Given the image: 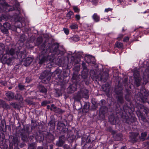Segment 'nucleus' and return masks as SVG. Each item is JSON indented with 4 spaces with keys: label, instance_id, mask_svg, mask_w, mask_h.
<instances>
[{
    "label": "nucleus",
    "instance_id": "f257e3e1",
    "mask_svg": "<svg viewBox=\"0 0 149 149\" xmlns=\"http://www.w3.org/2000/svg\"><path fill=\"white\" fill-rule=\"evenodd\" d=\"M88 91L86 89H84L79 92L78 94L74 96V98L77 101L79 100L82 97L88 98Z\"/></svg>",
    "mask_w": 149,
    "mask_h": 149
},
{
    "label": "nucleus",
    "instance_id": "f03ea898",
    "mask_svg": "<svg viewBox=\"0 0 149 149\" xmlns=\"http://www.w3.org/2000/svg\"><path fill=\"white\" fill-rule=\"evenodd\" d=\"M51 74L49 72L44 71L40 76L42 79V81L43 83H48L51 79Z\"/></svg>",
    "mask_w": 149,
    "mask_h": 149
},
{
    "label": "nucleus",
    "instance_id": "7ed1b4c3",
    "mask_svg": "<svg viewBox=\"0 0 149 149\" xmlns=\"http://www.w3.org/2000/svg\"><path fill=\"white\" fill-rule=\"evenodd\" d=\"M108 74L107 72H104L102 73H101L100 74L96 77V78L99 80L105 82L108 79Z\"/></svg>",
    "mask_w": 149,
    "mask_h": 149
},
{
    "label": "nucleus",
    "instance_id": "20e7f679",
    "mask_svg": "<svg viewBox=\"0 0 149 149\" xmlns=\"http://www.w3.org/2000/svg\"><path fill=\"white\" fill-rule=\"evenodd\" d=\"M58 44H54L52 46L50 49L51 52L54 53L55 54H58L60 53V52L58 49Z\"/></svg>",
    "mask_w": 149,
    "mask_h": 149
},
{
    "label": "nucleus",
    "instance_id": "39448f33",
    "mask_svg": "<svg viewBox=\"0 0 149 149\" xmlns=\"http://www.w3.org/2000/svg\"><path fill=\"white\" fill-rule=\"evenodd\" d=\"M116 93L118 95V102L121 103H123L124 100L123 98V94L122 90L118 91L116 90Z\"/></svg>",
    "mask_w": 149,
    "mask_h": 149
},
{
    "label": "nucleus",
    "instance_id": "423d86ee",
    "mask_svg": "<svg viewBox=\"0 0 149 149\" xmlns=\"http://www.w3.org/2000/svg\"><path fill=\"white\" fill-rule=\"evenodd\" d=\"M77 85L75 84L70 85L67 88V91L69 93H72L77 90Z\"/></svg>",
    "mask_w": 149,
    "mask_h": 149
},
{
    "label": "nucleus",
    "instance_id": "0eeeda50",
    "mask_svg": "<svg viewBox=\"0 0 149 149\" xmlns=\"http://www.w3.org/2000/svg\"><path fill=\"white\" fill-rule=\"evenodd\" d=\"M87 58V62L88 63L94 64L95 63V58L90 55H88L86 57Z\"/></svg>",
    "mask_w": 149,
    "mask_h": 149
},
{
    "label": "nucleus",
    "instance_id": "6e6552de",
    "mask_svg": "<svg viewBox=\"0 0 149 149\" xmlns=\"http://www.w3.org/2000/svg\"><path fill=\"white\" fill-rule=\"evenodd\" d=\"M50 59L51 58L49 56H47V57L43 56L42 58H41L40 57L39 58L40 61L39 63L40 64H42L48 61H50Z\"/></svg>",
    "mask_w": 149,
    "mask_h": 149
},
{
    "label": "nucleus",
    "instance_id": "1a4fd4ad",
    "mask_svg": "<svg viewBox=\"0 0 149 149\" xmlns=\"http://www.w3.org/2000/svg\"><path fill=\"white\" fill-rule=\"evenodd\" d=\"M135 82L134 83L138 87L140 85V82L141 79L140 77V75L138 74L137 75V77H136V74H134Z\"/></svg>",
    "mask_w": 149,
    "mask_h": 149
},
{
    "label": "nucleus",
    "instance_id": "9d476101",
    "mask_svg": "<svg viewBox=\"0 0 149 149\" xmlns=\"http://www.w3.org/2000/svg\"><path fill=\"white\" fill-rule=\"evenodd\" d=\"M6 95L7 97V99L10 101L14 98V95L13 93L11 91H8L6 93Z\"/></svg>",
    "mask_w": 149,
    "mask_h": 149
},
{
    "label": "nucleus",
    "instance_id": "9b49d317",
    "mask_svg": "<svg viewBox=\"0 0 149 149\" xmlns=\"http://www.w3.org/2000/svg\"><path fill=\"white\" fill-rule=\"evenodd\" d=\"M33 59L31 57L26 58L24 62V65L26 66L29 65L33 61Z\"/></svg>",
    "mask_w": 149,
    "mask_h": 149
},
{
    "label": "nucleus",
    "instance_id": "f8f14e48",
    "mask_svg": "<svg viewBox=\"0 0 149 149\" xmlns=\"http://www.w3.org/2000/svg\"><path fill=\"white\" fill-rule=\"evenodd\" d=\"M149 97V95L148 94H146V95L143 94V96L141 98V100L143 102H146Z\"/></svg>",
    "mask_w": 149,
    "mask_h": 149
},
{
    "label": "nucleus",
    "instance_id": "ddd939ff",
    "mask_svg": "<svg viewBox=\"0 0 149 149\" xmlns=\"http://www.w3.org/2000/svg\"><path fill=\"white\" fill-rule=\"evenodd\" d=\"M89 106L87 104H85L83 109L82 111L83 112L86 113L89 110Z\"/></svg>",
    "mask_w": 149,
    "mask_h": 149
},
{
    "label": "nucleus",
    "instance_id": "4468645a",
    "mask_svg": "<svg viewBox=\"0 0 149 149\" xmlns=\"http://www.w3.org/2000/svg\"><path fill=\"white\" fill-rule=\"evenodd\" d=\"M3 26L5 28L4 29V31L7 32V30L9 29L10 27V24L8 23H6L3 24Z\"/></svg>",
    "mask_w": 149,
    "mask_h": 149
},
{
    "label": "nucleus",
    "instance_id": "2eb2a0df",
    "mask_svg": "<svg viewBox=\"0 0 149 149\" xmlns=\"http://www.w3.org/2000/svg\"><path fill=\"white\" fill-rule=\"evenodd\" d=\"M40 91L42 93H46L47 91V89L43 86L40 85L39 86Z\"/></svg>",
    "mask_w": 149,
    "mask_h": 149
},
{
    "label": "nucleus",
    "instance_id": "dca6fc26",
    "mask_svg": "<svg viewBox=\"0 0 149 149\" xmlns=\"http://www.w3.org/2000/svg\"><path fill=\"white\" fill-rule=\"evenodd\" d=\"M147 134V132H144L142 133L141 134V136L140 137V139L142 141H144Z\"/></svg>",
    "mask_w": 149,
    "mask_h": 149
},
{
    "label": "nucleus",
    "instance_id": "f3484780",
    "mask_svg": "<svg viewBox=\"0 0 149 149\" xmlns=\"http://www.w3.org/2000/svg\"><path fill=\"white\" fill-rule=\"evenodd\" d=\"M102 88L104 91L107 92L109 91V85L107 84H106L105 85H103L102 86Z\"/></svg>",
    "mask_w": 149,
    "mask_h": 149
},
{
    "label": "nucleus",
    "instance_id": "a211bd4d",
    "mask_svg": "<svg viewBox=\"0 0 149 149\" xmlns=\"http://www.w3.org/2000/svg\"><path fill=\"white\" fill-rule=\"evenodd\" d=\"M15 99L17 100H23V97L22 96L19 94H17L15 96Z\"/></svg>",
    "mask_w": 149,
    "mask_h": 149
},
{
    "label": "nucleus",
    "instance_id": "6ab92c4d",
    "mask_svg": "<svg viewBox=\"0 0 149 149\" xmlns=\"http://www.w3.org/2000/svg\"><path fill=\"white\" fill-rule=\"evenodd\" d=\"M13 143L15 146H17L18 145L19 142L18 138L17 137H14L13 138Z\"/></svg>",
    "mask_w": 149,
    "mask_h": 149
},
{
    "label": "nucleus",
    "instance_id": "aec40b11",
    "mask_svg": "<svg viewBox=\"0 0 149 149\" xmlns=\"http://www.w3.org/2000/svg\"><path fill=\"white\" fill-rule=\"evenodd\" d=\"M123 44L120 42H117L115 44V47L118 48H122L123 47Z\"/></svg>",
    "mask_w": 149,
    "mask_h": 149
},
{
    "label": "nucleus",
    "instance_id": "412c9836",
    "mask_svg": "<svg viewBox=\"0 0 149 149\" xmlns=\"http://www.w3.org/2000/svg\"><path fill=\"white\" fill-rule=\"evenodd\" d=\"M71 39L74 42H76L79 41V38L78 36H74L71 38Z\"/></svg>",
    "mask_w": 149,
    "mask_h": 149
},
{
    "label": "nucleus",
    "instance_id": "4be33fe9",
    "mask_svg": "<svg viewBox=\"0 0 149 149\" xmlns=\"http://www.w3.org/2000/svg\"><path fill=\"white\" fill-rule=\"evenodd\" d=\"M73 13L71 11H69L67 14V17L69 18H73Z\"/></svg>",
    "mask_w": 149,
    "mask_h": 149
},
{
    "label": "nucleus",
    "instance_id": "5701e85b",
    "mask_svg": "<svg viewBox=\"0 0 149 149\" xmlns=\"http://www.w3.org/2000/svg\"><path fill=\"white\" fill-rule=\"evenodd\" d=\"M8 54H10L11 55H13L15 53V50L13 49H11L9 51V52H7Z\"/></svg>",
    "mask_w": 149,
    "mask_h": 149
},
{
    "label": "nucleus",
    "instance_id": "b1692460",
    "mask_svg": "<svg viewBox=\"0 0 149 149\" xmlns=\"http://www.w3.org/2000/svg\"><path fill=\"white\" fill-rule=\"evenodd\" d=\"M70 28L72 29H75L77 28V26L75 24H71L70 26Z\"/></svg>",
    "mask_w": 149,
    "mask_h": 149
},
{
    "label": "nucleus",
    "instance_id": "393cba45",
    "mask_svg": "<svg viewBox=\"0 0 149 149\" xmlns=\"http://www.w3.org/2000/svg\"><path fill=\"white\" fill-rule=\"evenodd\" d=\"M6 8L7 9L6 10V12L8 11H12L14 9V8H10V6L9 5H7L6 6Z\"/></svg>",
    "mask_w": 149,
    "mask_h": 149
},
{
    "label": "nucleus",
    "instance_id": "a878e982",
    "mask_svg": "<svg viewBox=\"0 0 149 149\" xmlns=\"http://www.w3.org/2000/svg\"><path fill=\"white\" fill-rule=\"evenodd\" d=\"M93 19H99L100 18V16L97 13H95L92 16Z\"/></svg>",
    "mask_w": 149,
    "mask_h": 149
},
{
    "label": "nucleus",
    "instance_id": "bb28decb",
    "mask_svg": "<svg viewBox=\"0 0 149 149\" xmlns=\"http://www.w3.org/2000/svg\"><path fill=\"white\" fill-rule=\"evenodd\" d=\"M6 105L5 102L3 100H0V106L3 107Z\"/></svg>",
    "mask_w": 149,
    "mask_h": 149
},
{
    "label": "nucleus",
    "instance_id": "cd10ccee",
    "mask_svg": "<svg viewBox=\"0 0 149 149\" xmlns=\"http://www.w3.org/2000/svg\"><path fill=\"white\" fill-rule=\"evenodd\" d=\"M56 108V107L54 106L53 104L51 105V107L50 108V110L51 111H55Z\"/></svg>",
    "mask_w": 149,
    "mask_h": 149
},
{
    "label": "nucleus",
    "instance_id": "c85d7f7f",
    "mask_svg": "<svg viewBox=\"0 0 149 149\" xmlns=\"http://www.w3.org/2000/svg\"><path fill=\"white\" fill-rule=\"evenodd\" d=\"M141 94H143V93H144V94H143V95H146V94H148L146 89L144 88H143L141 90Z\"/></svg>",
    "mask_w": 149,
    "mask_h": 149
},
{
    "label": "nucleus",
    "instance_id": "c756f323",
    "mask_svg": "<svg viewBox=\"0 0 149 149\" xmlns=\"http://www.w3.org/2000/svg\"><path fill=\"white\" fill-rule=\"evenodd\" d=\"M73 9L75 12H79V9L76 6H74L73 7Z\"/></svg>",
    "mask_w": 149,
    "mask_h": 149
},
{
    "label": "nucleus",
    "instance_id": "7c9ffc66",
    "mask_svg": "<svg viewBox=\"0 0 149 149\" xmlns=\"http://www.w3.org/2000/svg\"><path fill=\"white\" fill-rule=\"evenodd\" d=\"M63 30L65 33L66 34L68 35L69 33V31L68 29L65 28H64Z\"/></svg>",
    "mask_w": 149,
    "mask_h": 149
},
{
    "label": "nucleus",
    "instance_id": "2f4dec72",
    "mask_svg": "<svg viewBox=\"0 0 149 149\" xmlns=\"http://www.w3.org/2000/svg\"><path fill=\"white\" fill-rule=\"evenodd\" d=\"M140 116L141 119L143 121H145L146 120L145 117L142 114H141L140 115Z\"/></svg>",
    "mask_w": 149,
    "mask_h": 149
},
{
    "label": "nucleus",
    "instance_id": "473e14b6",
    "mask_svg": "<svg viewBox=\"0 0 149 149\" xmlns=\"http://www.w3.org/2000/svg\"><path fill=\"white\" fill-rule=\"evenodd\" d=\"M18 87H19V89L21 90H22L24 88V86H23L22 85L20 84H19L18 85Z\"/></svg>",
    "mask_w": 149,
    "mask_h": 149
},
{
    "label": "nucleus",
    "instance_id": "72a5a7b5",
    "mask_svg": "<svg viewBox=\"0 0 149 149\" xmlns=\"http://www.w3.org/2000/svg\"><path fill=\"white\" fill-rule=\"evenodd\" d=\"M111 11V9L110 8H106L105 9L104 12H108L109 11Z\"/></svg>",
    "mask_w": 149,
    "mask_h": 149
},
{
    "label": "nucleus",
    "instance_id": "f704fd0d",
    "mask_svg": "<svg viewBox=\"0 0 149 149\" xmlns=\"http://www.w3.org/2000/svg\"><path fill=\"white\" fill-rule=\"evenodd\" d=\"M129 39L128 37H125L124 38L123 41L124 42H127L129 40Z\"/></svg>",
    "mask_w": 149,
    "mask_h": 149
},
{
    "label": "nucleus",
    "instance_id": "c9c22d12",
    "mask_svg": "<svg viewBox=\"0 0 149 149\" xmlns=\"http://www.w3.org/2000/svg\"><path fill=\"white\" fill-rule=\"evenodd\" d=\"M48 102L47 101H44L42 102L41 103V105L42 106L45 105L47 104H48Z\"/></svg>",
    "mask_w": 149,
    "mask_h": 149
},
{
    "label": "nucleus",
    "instance_id": "e433bc0d",
    "mask_svg": "<svg viewBox=\"0 0 149 149\" xmlns=\"http://www.w3.org/2000/svg\"><path fill=\"white\" fill-rule=\"evenodd\" d=\"M0 84H1L2 85L5 86V85H6V83L5 81H0Z\"/></svg>",
    "mask_w": 149,
    "mask_h": 149
},
{
    "label": "nucleus",
    "instance_id": "4c0bfd02",
    "mask_svg": "<svg viewBox=\"0 0 149 149\" xmlns=\"http://www.w3.org/2000/svg\"><path fill=\"white\" fill-rule=\"evenodd\" d=\"M82 67H83V69H85L86 67L85 66V64L84 62H83L82 63Z\"/></svg>",
    "mask_w": 149,
    "mask_h": 149
},
{
    "label": "nucleus",
    "instance_id": "58836bf2",
    "mask_svg": "<svg viewBox=\"0 0 149 149\" xmlns=\"http://www.w3.org/2000/svg\"><path fill=\"white\" fill-rule=\"evenodd\" d=\"M75 17L76 19H80V17L79 15H76Z\"/></svg>",
    "mask_w": 149,
    "mask_h": 149
},
{
    "label": "nucleus",
    "instance_id": "ea45409f",
    "mask_svg": "<svg viewBox=\"0 0 149 149\" xmlns=\"http://www.w3.org/2000/svg\"><path fill=\"white\" fill-rule=\"evenodd\" d=\"M133 134L134 136L135 135V136H134V139L135 138H136V136H137L139 134H138V133H133Z\"/></svg>",
    "mask_w": 149,
    "mask_h": 149
},
{
    "label": "nucleus",
    "instance_id": "a19ab883",
    "mask_svg": "<svg viewBox=\"0 0 149 149\" xmlns=\"http://www.w3.org/2000/svg\"><path fill=\"white\" fill-rule=\"evenodd\" d=\"M26 102H27L29 104L30 103V101L28 99H26L25 100Z\"/></svg>",
    "mask_w": 149,
    "mask_h": 149
},
{
    "label": "nucleus",
    "instance_id": "79ce46f5",
    "mask_svg": "<svg viewBox=\"0 0 149 149\" xmlns=\"http://www.w3.org/2000/svg\"><path fill=\"white\" fill-rule=\"evenodd\" d=\"M51 107V106H50L49 105L47 106V108L48 109H50V108Z\"/></svg>",
    "mask_w": 149,
    "mask_h": 149
},
{
    "label": "nucleus",
    "instance_id": "37998d69",
    "mask_svg": "<svg viewBox=\"0 0 149 149\" xmlns=\"http://www.w3.org/2000/svg\"><path fill=\"white\" fill-rule=\"evenodd\" d=\"M136 74V77H137V75H138V74L139 75V74L138 72H135L134 73V74Z\"/></svg>",
    "mask_w": 149,
    "mask_h": 149
},
{
    "label": "nucleus",
    "instance_id": "c03bdc74",
    "mask_svg": "<svg viewBox=\"0 0 149 149\" xmlns=\"http://www.w3.org/2000/svg\"><path fill=\"white\" fill-rule=\"evenodd\" d=\"M94 21L95 22H97L99 21V19H94Z\"/></svg>",
    "mask_w": 149,
    "mask_h": 149
},
{
    "label": "nucleus",
    "instance_id": "a18cd8bd",
    "mask_svg": "<svg viewBox=\"0 0 149 149\" xmlns=\"http://www.w3.org/2000/svg\"><path fill=\"white\" fill-rule=\"evenodd\" d=\"M1 26H2V25L1 23H0V28H1Z\"/></svg>",
    "mask_w": 149,
    "mask_h": 149
},
{
    "label": "nucleus",
    "instance_id": "49530a36",
    "mask_svg": "<svg viewBox=\"0 0 149 149\" xmlns=\"http://www.w3.org/2000/svg\"><path fill=\"white\" fill-rule=\"evenodd\" d=\"M120 35L121 36V37H123V35L121 34V35Z\"/></svg>",
    "mask_w": 149,
    "mask_h": 149
},
{
    "label": "nucleus",
    "instance_id": "de8ad7c7",
    "mask_svg": "<svg viewBox=\"0 0 149 149\" xmlns=\"http://www.w3.org/2000/svg\"><path fill=\"white\" fill-rule=\"evenodd\" d=\"M11 88H11V87H9V88H9V89H10Z\"/></svg>",
    "mask_w": 149,
    "mask_h": 149
},
{
    "label": "nucleus",
    "instance_id": "09e8293b",
    "mask_svg": "<svg viewBox=\"0 0 149 149\" xmlns=\"http://www.w3.org/2000/svg\"><path fill=\"white\" fill-rule=\"evenodd\" d=\"M126 99L127 100V101H129V100H127V99H126Z\"/></svg>",
    "mask_w": 149,
    "mask_h": 149
},
{
    "label": "nucleus",
    "instance_id": "8fccbe9b",
    "mask_svg": "<svg viewBox=\"0 0 149 149\" xmlns=\"http://www.w3.org/2000/svg\"><path fill=\"white\" fill-rule=\"evenodd\" d=\"M122 31H124V29H123Z\"/></svg>",
    "mask_w": 149,
    "mask_h": 149
},
{
    "label": "nucleus",
    "instance_id": "3c124183",
    "mask_svg": "<svg viewBox=\"0 0 149 149\" xmlns=\"http://www.w3.org/2000/svg\"><path fill=\"white\" fill-rule=\"evenodd\" d=\"M146 11H145V12L144 13H146Z\"/></svg>",
    "mask_w": 149,
    "mask_h": 149
},
{
    "label": "nucleus",
    "instance_id": "603ef678",
    "mask_svg": "<svg viewBox=\"0 0 149 149\" xmlns=\"http://www.w3.org/2000/svg\"><path fill=\"white\" fill-rule=\"evenodd\" d=\"M21 135H23V134L21 133Z\"/></svg>",
    "mask_w": 149,
    "mask_h": 149
},
{
    "label": "nucleus",
    "instance_id": "864d4df0",
    "mask_svg": "<svg viewBox=\"0 0 149 149\" xmlns=\"http://www.w3.org/2000/svg\"><path fill=\"white\" fill-rule=\"evenodd\" d=\"M2 32H4V31H3V30H2Z\"/></svg>",
    "mask_w": 149,
    "mask_h": 149
}]
</instances>
